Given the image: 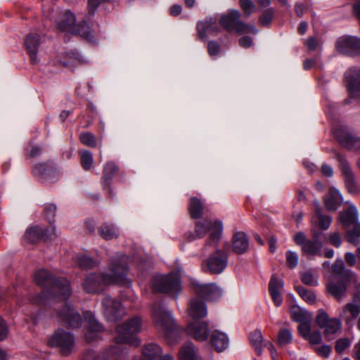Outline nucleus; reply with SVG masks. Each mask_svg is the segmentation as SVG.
Masks as SVG:
<instances>
[{
	"instance_id": "obj_25",
	"label": "nucleus",
	"mask_w": 360,
	"mask_h": 360,
	"mask_svg": "<svg viewBox=\"0 0 360 360\" xmlns=\"http://www.w3.org/2000/svg\"><path fill=\"white\" fill-rule=\"evenodd\" d=\"M348 82V90L352 98L359 99L360 102V70H349L345 73Z\"/></svg>"
},
{
	"instance_id": "obj_19",
	"label": "nucleus",
	"mask_w": 360,
	"mask_h": 360,
	"mask_svg": "<svg viewBox=\"0 0 360 360\" xmlns=\"http://www.w3.org/2000/svg\"><path fill=\"white\" fill-rule=\"evenodd\" d=\"M336 49L346 55L360 54V39L352 36L341 37L336 42Z\"/></svg>"
},
{
	"instance_id": "obj_22",
	"label": "nucleus",
	"mask_w": 360,
	"mask_h": 360,
	"mask_svg": "<svg viewBox=\"0 0 360 360\" xmlns=\"http://www.w3.org/2000/svg\"><path fill=\"white\" fill-rule=\"evenodd\" d=\"M188 314L193 321L205 318L207 315L205 303L198 297H193L188 303Z\"/></svg>"
},
{
	"instance_id": "obj_29",
	"label": "nucleus",
	"mask_w": 360,
	"mask_h": 360,
	"mask_svg": "<svg viewBox=\"0 0 360 360\" xmlns=\"http://www.w3.org/2000/svg\"><path fill=\"white\" fill-rule=\"evenodd\" d=\"M40 39L38 34H29L25 41V46L30 56L31 63L36 64L39 62L37 53L39 49Z\"/></svg>"
},
{
	"instance_id": "obj_33",
	"label": "nucleus",
	"mask_w": 360,
	"mask_h": 360,
	"mask_svg": "<svg viewBox=\"0 0 360 360\" xmlns=\"http://www.w3.org/2000/svg\"><path fill=\"white\" fill-rule=\"evenodd\" d=\"M342 202V197L335 188H330L325 198V205L329 211L335 212Z\"/></svg>"
},
{
	"instance_id": "obj_2",
	"label": "nucleus",
	"mask_w": 360,
	"mask_h": 360,
	"mask_svg": "<svg viewBox=\"0 0 360 360\" xmlns=\"http://www.w3.org/2000/svg\"><path fill=\"white\" fill-rule=\"evenodd\" d=\"M142 319L139 316H134L125 323L117 325L114 337L115 345L104 353L97 355L90 353L86 360H121L124 358L126 351L122 345L129 344L138 346L140 341L136 336L141 332Z\"/></svg>"
},
{
	"instance_id": "obj_63",
	"label": "nucleus",
	"mask_w": 360,
	"mask_h": 360,
	"mask_svg": "<svg viewBox=\"0 0 360 360\" xmlns=\"http://www.w3.org/2000/svg\"><path fill=\"white\" fill-rule=\"evenodd\" d=\"M239 44L242 47L248 48L253 44V41L251 37L245 36L240 38Z\"/></svg>"
},
{
	"instance_id": "obj_17",
	"label": "nucleus",
	"mask_w": 360,
	"mask_h": 360,
	"mask_svg": "<svg viewBox=\"0 0 360 360\" xmlns=\"http://www.w3.org/2000/svg\"><path fill=\"white\" fill-rule=\"evenodd\" d=\"M193 285L197 295L207 300L214 301L222 296L223 290L216 283L201 284L198 282H194Z\"/></svg>"
},
{
	"instance_id": "obj_16",
	"label": "nucleus",
	"mask_w": 360,
	"mask_h": 360,
	"mask_svg": "<svg viewBox=\"0 0 360 360\" xmlns=\"http://www.w3.org/2000/svg\"><path fill=\"white\" fill-rule=\"evenodd\" d=\"M84 322L86 327L85 340L88 342H92L98 340L101 338V333L103 330V327L95 319L91 311L84 312Z\"/></svg>"
},
{
	"instance_id": "obj_54",
	"label": "nucleus",
	"mask_w": 360,
	"mask_h": 360,
	"mask_svg": "<svg viewBox=\"0 0 360 360\" xmlns=\"http://www.w3.org/2000/svg\"><path fill=\"white\" fill-rule=\"evenodd\" d=\"M330 243L336 248H339L342 244V236L340 233L335 231L329 235Z\"/></svg>"
},
{
	"instance_id": "obj_31",
	"label": "nucleus",
	"mask_w": 360,
	"mask_h": 360,
	"mask_svg": "<svg viewBox=\"0 0 360 360\" xmlns=\"http://www.w3.org/2000/svg\"><path fill=\"white\" fill-rule=\"evenodd\" d=\"M210 342L214 349L220 352L225 350L229 345L226 334L217 330L212 332Z\"/></svg>"
},
{
	"instance_id": "obj_20",
	"label": "nucleus",
	"mask_w": 360,
	"mask_h": 360,
	"mask_svg": "<svg viewBox=\"0 0 360 360\" xmlns=\"http://www.w3.org/2000/svg\"><path fill=\"white\" fill-rule=\"evenodd\" d=\"M186 331L197 341H205L207 340L210 333L208 322L193 321L188 324Z\"/></svg>"
},
{
	"instance_id": "obj_11",
	"label": "nucleus",
	"mask_w": 360,
	"mask_h": 360,
	"mask_svg": "<svg viewBox=\"0 0 360 360\" xmlns=\"http://www.w3.org/2000/svg\"><path fill=\"white\" fill-rule=\"evenodd\" d=\"M74 344L72 335L64 330H56L49 340V345L59 348L63 355L70 354L73 350Z\"/></svg>"
},
{
	"instance_id": "obj_10",
	"label": "nucleus",
	"mask_w": 360,
	"mask_h": 360,
	"mask_svg": "<svg viewBox=\"0 0 360 360\" xmlns=\"http://www.w3.org/2000/svg\"><path fill=\"white\" fill-rule=\"evenodd\" d=\"M58 28L63 32L79 34L88 41L93 39V36L89 32V28L86 22H84L82 25H76L75 15L68 11L60 16Z\"/></svg>"
},
{
	"instance_id": "obj_9",
	"label": "nucleus",
	"mask_w": 360,
	"mask_h": 360,
	"mask_svg": "<svg viewBox=\"0 0 360 360\" xmlns=\"http://www.w3.org/2000/svg\"><path fill=\"white\" fill-rule=\"evenodd\" d=\"M229 245L222 250L218 249L212 253L202 263V269L211 274H220L228 264Z\"/></svg>"
},
{
	"instance_id": "obj_8",
	"label": "nucleus",
	"mask_w": 360,
	"mask_h": 360,
	"mask_svg": "<svg viewBox=\"0 0 360 360\" xmlns=\"http://www.w3.org/2000/svg\"><path fill=\"white\" fill-rule=\"evenodd\" d=\"M152 317L155 325L165 333H172L175 322L171 311L162 302H156L152 307Z\"/></svg>"
},
{
	"instance_id": "obj_15",
	"label": "nucleus",
	"mask_w": 360,
	"mask_h": 360,
	"mask_svg": "<svg viewBox=\"0 0 360 360\" xmlns=\"http://www.w3.org/2000/svg\"><path fill=\"white\" fill-rule=\"evenodd\" d=\"M59 321L65 326L75 328L82 325V319L77 309L69 304H65L58 312Z\"/></svg>"
},
{
	"instance_id": "obj_1",
	"label": "nucleus",
	"mask_w": 360,
	"mask_h": 360,
	"mask_svg": "<svg viewBox=\"0 0 360 360\" xmlns=\"http://www.w3.org/2000/svg\"><path fill=\"white\" fill-rule=\"evenodd\" d=\"M128 257L124 255L112 257L108 266V272L88 274L82 283L84 290L87 293H99L111 285H124L129 283Z\"/></svg>"
},
{
	"instance_id": "obj_21",
	"label": "nucleus",
	"mask_w": 360,
	"mask_h": 360,
	"mask_svg": "<svg viewBox=\"0 0 360 360\" xmlns=\"http://www.w3.org/2000/svg\"><path fill=\"white\" fill-rule=\"evenodd\" d=\"M347 207L339 213L338 217V220L343 229L349 228L359 222V212L356 207L351 202H347Z\"/></svg>"
},
{
	"instance_id": "obj_37",
	"label": "nucleus",
	"mask_w": 360,
	"mask_h": 360,
	"mask_svg": "<svg viewBox=\"0 0 360 360\" xmlns=\"http://www.w3.org/2000/svg\"><path fill=\"white\" fill-rule=\"evenodd\" d=\"M352 229H345V239L347 242L357 245L360 242V222H357L353 225Z\"/></svg>"
},
{
	"instance_id": "obj_34",
	"label": "nucleus",
	"mask_w": 360,
	"mask_h": 360,
	"mask_svg": "<svg viewBox=\"0 0 360 360\" xmlns=\"http://www.w3.org/2000/svg\"><path fill=\"white\" fill-rule=\"evenodd\" d=\"M98 232L101 237L106 240L117 238L120 235L118 228L110 223H104L98 228Z\"/></svg>"
},
{
	"instance_id": "obj_42",
	"label": "nucleus",
	"mask_w": 360,
	"mask_h": 360,
	"mask_svg": "<svg viewBox=\"0 0 360 360\" xmlns=\"http://www.w3.org/2000/svg\"><path fill=\"white\" fill-rule=\"evenodd\" d=\"M77 265L82 269H92L98 265L97 261L94 260L84 255H78L76 257Z\"/></svg>"
},
{
	"instance_id": "obj_5",
	"label": "nucleus",
	"mask_w": 360,
	"mask_h": 360,
	"mask_svg": "<svg viewBox=\"0 0 360 360\" xmlns=\"http://www.w3.org/2000/svg\"><path fill=\"white\" fill-rule=\"evenodd\" d=\"M222 231L223 225L221 221H215L212 222L211 220L205 219L196 223L195 233H187L186 238L188 241H191L204 237L208 231H210L211 233L207 244L215 245L220 240Z\"/></svg>"
},
{
	"instance_id": "obj_3",
	"label": "nucleus",
	"mask_w": 360,
	"mask_h": 360,
	"mask_svg": "<svg viewBox=\"0 0 360 360\" xmlns=\"http://www.w3.org/2000/svg\"><path fill=\"white\" fill-rule=\"evenodd\" d=\"M34 280L42 288H49L50 296L66 300L70 295V282L65 278H56L48 271L40 269L35 273Z\"/></svg>"
},
{
	"instance_id": "obj_44",
	"label": "nucleus",
	"mask_w": 360,
	"mask_h": 360,
	"mask_svg": "<svg viewBox=\"0 0 360 360\" xmlns=\"http://www.w3.org/2000/svg\"><path fill=\"white\" fill-rule=\"evenodd\" d=\"M301 280L303 283L309 286H316L318 285V278L311 270H307L301 273Z\"/></svg>"
},
{
	"instance_id": "obj_62",
	"label": "nucleus",
	"mask_w": 360,
	"mask_h": 360,
	"mask_svg": "<svg viewBox=\"0 0 360 360\" xmlns=\"http://www.w3.org/2000/svg\"><path fill=\"white\" fill-rule=\"evenodd\" d=\"M294 241L297 245L303 246V244L307 241L305 234L303 232H298L294 236Z\"/></svg>"
},
{
	"instance_id": "obj_58",
	"label": "nucleus",
	"mask_w": 360,
	"mask_h": 360,
	"mask_svg": "<svg viewBox=\"0 0 360 360\" xmlns=\"http://www.w3.org/2000/svg\"><path fill=\"white\" fill-rule=\"evenodd\" d=\"M304 44L309 50L314 51L319 47V41L317 38L311 37L306 40Z\"/></svg>"
},
{
	"instance_id": "obj_14",
	"label": "nucleus",
	"mask_w": 360,
	"mask_h": 360,
	"mask_svg": "<svg viewBox=\"0 0 360 360\" xmlns=\"http://www.w3.org/2000/svg\"><path fill=\"white\" fill-rule=\"evenodd\" d=\"M319 326L323 329V333L327 340L333 339V335L340 330L341 321L339 319H330L328 314L321 311L316 318Z\"/></svg>"
},
{
	"instance_id": "obj_24",
	"label": "nucleus",
	"mask_w": 360,
	"mask_h": 360,
	"mask_svg": "<svg viewBox=\"0 0 360 360\" xmlns=\"http://www.w3.org/2000/svg\"><path fill=\"white\" fill-rule=\"evenodd\" d=\"M333 134L340 144L349 150L360 148V139L342 129H333Z\"/></svg>"
},
{
	"instance_id": "obj_55",
	"label": "nucleus",
	"mask_w": 360,
	"mask_h": 360,
	"mask_svg": "<svg viewBox=\"0 0 360 360\" xmlns=\"http://www.w3.org/2000/svg\"><path fill=\"white\" fill-rule=\"evenodd\" d=\"M350 345V342L347 338H341L336 342L335 350L338 353L342 352Z\"/></svg>"
},
{
	"instance_id": "obj_48",
	"label": "nucleus",
	"mask_w": 360,
	"mask_h": 360,
	"mask_svg": "<svg viewBox=\"0 0 360 360\" xmlns=\"http://www.w3.org/2000/svg\"><path fill=\"white\" fill-rule=\"evenodd\" d=\"M283 288V282L281 279L276 278L275 276H272L269 283V290L271 292H281Z\"/></svg>"
},
{
	"instance_id": "obj_30",
	"label": "nucleus",
	"mask_w": 360,
	"mask_h": 360,
	"mask_svg": "<svg viewBox=\"0 0 360 360\" xmlns=\"http://www.w3.org/2000/svg\"><path fill=\"white\" fill-rule=\"evenodd\" d=\"M249 248V240L243 232L236 233L232 239V250L237 255L245 253Z\"/></svg>"
},
{
	"instance_id": "obj_61",
	"label": "nucleus",
	"mask_w": 360,
	"mask_h": 360,
	"mask_svg": "<svg viewBox=\"0 0 360 360\" xmlns=\"http://www.w3.org/2000/svg\"><path fill=\"white\" fill-rule=\"evenodd\" d=\"M8 331L6 323L0 317V341L4 340L7 337Z\"/></svg>"
},
{
	"instance_id": "obj_56",
	"label": "nucleus",
	"mask_w": 360,
	"mask_h": 360,
	"mask_svg": "<svg viewBox=\"0 0 360 360\" xmlns=\"http://www.w3.org/2000/svg\"><path fill=\"white\" fill-rule=\"evenodd\" d=\"M316 352L321 356L328 357L331 352V347L327 345H323L315 348Z\"/></svg>"
},
{
	"instance_id": "obj_39",
	"label": "nucleus",
	"mask_w": 360,
	"mask_h": 360,
	"mask_svg": "<svg viewBox=\"0 0 360 360\" xmlns=\"http://www.w3.org/2000/svg\"><path fill=\"white\" fill-rule=\"evenodd\" d=\"M189 212L191 217L194 219H199L203 214V206L200 199L196 197H192L190 199Z\"/></svg>"
},
{
	"instance_id": "obj_6",
	"label": "nucleus",
	"mask_w": 360,
	"mask_h": 360,
	"mask_svg": "<svg viewBox=\"0 0 360 360\" xmlns=\"http://www.w3.org/2000/svg\"><path fill=\"white\" fill-rule=\"evenodd\" d=\"M240 13L238 11L231 10L228 13L221 17L220 24L227 32L235 31L239 34L252 33L256 34L257 30L255 26L240 21Z\"/></svg>"
},
{
	"instance_id": "obj_26",
	"label": "nucleus",
	"mask_w": 360,
	"mask_h": 360,
	"mask_svg": "<svg viewBox=\"0 0 360 360\" xmlns=\"http://www.w3.org/2000/svg\"><path fill=\"white\" fill-rule=\"evenodd\" d=\"M340 168L344 176L345 186L349 193L357 192V187L354 181V174L348 162L342 156L338 155Z\"/></svg>"
},
{
	"instance_id": "obj_50",
	"label": "nucleus",
	"mask_w": 360,
	"mask_h": 360,
	"mask_svg": "<svg viewBox=\"0 0 360 360\" xmlns=\"http://www.w3.org/2000/svg\"><path fill=\"white\" fill-rule=\"evenodd\" d=\"M287 265L290 269L295 268L298 264V255L296 252L288 250L285 253Z\"/></svg>"
},
{
	"instance_id": "obj_53",
	"label": "nucleus",
	"mask_w": 360,
	"mask_h": 360,
	"mask_svg": "<svg viewBox=\"0 0 360 360\" xmlns=\"http://www.w3.org/2000/svg\"><path fill=\"white\" fill-rule=\"evenodd\" d=\"M56 205L54 204L46 205L44 209L45 215L49 223L54 221Z\"/></svg>"
},
{
	"instance_id": "obj_49",
	"label": "nucleus",
	"mask_w": 360,
	"mask_h": 360,
	"mask_svg": "<svg viewBox=\"0 0 360 360\" xmlns=\"http://www.w3.org/2000/svg\"><path fill=\"white\" fill-rule=\"evenodd\" d=\"M239 5L247 16L251 15L255 10V6L252 0H240Z\"/></svg>"
},
{
	"instance_id": "obj_43",
	"label": "nucleus",
	"mask_w": 360,
	"mask_h": 360,
	"mask_svg": "<svg viewBox=\"0 0 360 360\" xmlns=\"http://www.w3.org/2000/svg\"><path fill=\"white\" fill-rule=\"evenodd\" d=\"M295 289L300 296L306 302L310 304L315 303L316 297L314 292L307 290L302 286H296Z\"/></svg>"
},
{
	"instance_id": "obj_35",
	"label": "nucleus",
	"mask_w": 360,
	"mask_h": 360,
	"mask_svg": "<svg viewBox=\"0 0 360 360\" xmlns=\"http://www.w3.org/2000/svg\"><path fill=\"white\" fill-rule=\"evenodd\" d=\"M118 172V168L115 163L112 162H107L103 170L101 183L103 188H108L110 185L114 175Z\"/></svg>"
},
{
	"instance_id": "obj_41",
	"label": "nucleus",
	"mask_w": 360,
	"mask_h": 360,
	"mask_svg": "<svg viewBox=\"0 0 360 360\" xmlns=\"http://www.w3.org/2000/svg\"><path fill=\"white\" fill-rule=\"evenodd\" d=\"M250 341L257 354L260 355L262 352L263 335L262 332L256 330L250 334Z\"/></svg>"
},
{
	"instance_id": "obj_36",
	"label": "nucleus",
	"mask_w": 360,
	"mask_h": 360,
	"mask_svg": "<svg viewBox=\"0 0 360 360\" xmlns=\"http://www.w3.org/2000/svg\"><path fill=\"white\" fill-rule=\"evenodd\" d=\"M161 348L153 343L148 344L143 350V360H160Z\"/></svg>"
},
{
	"instance_id": "obj_28",
	"label": "nucleus",
	"mask_w": 360,
	"mask_h": 360,
	"mask_svg": "<svg viewBox=\"0 0 360 360\" xmlns=\"http://www.w3.org/2000/svg\"><path fill=\"white\" fill-rule=\"evenodd\" d=\"M314 240H307L302 247V252L307 255H319L322 248V243L319 241L320 236L322 233L318 230H312Z\"/></svg>"
},
{
	"instance_id": "obj_4",
	"label": "nucleus",
	"mask_w": 360,
	"mask_h": 360,
	"mask_svg": "<svg viewBox=\"0 0 360 360\" xmlns=\"http://www.w3.org/2000/svg\"><path fill=\"white\" fill-rule=\"evenodd\" d=\"M333 276L334 278L340 280L339 283L330 282L327 285L328 293L340 301L345 296L347 290V283L354 279V273L345 268L344 262L342 259H337L332 266Z\"/></svg>"
},
{
	"instance_id": "obj_64",
	"label": "nucleus",
	"mask_w": 360,
	"mask_h": 360,
	"mask_svg": "<svg viewBox=\"0 0 360 360\" xmlns=\"http://www.w3.org/2000/svg\"><path fill=\"white\" fill-rule=\"evenodd\" d=\"M270 295L276 307H279L283 302V299L281 295V292H271Z\"/></svg>"
},
{
	"instance_id": "obj_60",
	"label": "nucleus",
	"mask_w": 360,
	"mask_h": 360,
	"mask_svg": "<svg viewBox=\"0 0 360 360\" xmlns=\"http://www.w3.org/2000/svg\"><path fill=\"white\" fill-rule=\"evenodd\" d=\"M110 1V0H88L89 13L93 14L96 8L101 3L108 2Z\"/></svg>"
},
{
	"instance_id": "obj_52",
	"label": "nucleus",
	"mask_w": 360,
	"mask_h": 360,
	"mask_svg": "<svg viewBox=\"0 0 360 360\" xmlns=\"http://www.w3.org/2000/svg\"><path fill=\"white\" fill-rule=\"evenodd\" d=\"M311 320L302 321L300 323L298 330L300 335L306 339V338L310 334L311 327L310 323Z\"/></svg>"
},
{
	"instance_id": "obj_45",
	"label": "nucleus",
	"mask_w": 360,
	"mask_h": 360,
	"mask_svg": "<svg viewBox=\"0 0 360 360\" xmlns=\"http://www.w3.org/2000/svg\"><path fill=\"white\" fill-rule=\"evenodd\" d=\"M80 160L82 168L84 170H89L93 164V155L91 153L86 150L79 152Z\"/></svg>"
},
{
	"instance_id": "obj_18",
	"label": "nucleus",
	"mask_w": 360,
	"mask_h": 360,
	"mask_svg": "<svg viewBox=\"0 0 360 360\" xmlns=\"http://www.w3.org/2000/svg\"><path fill=\"white\" fill-rule=\"evenodd\" d=\"M56 237V229L53 226H51L47 229H43L40 226H35L27 229L25 238L31 243H34L43 239L52 240Z\"/></svg>"
},
{
	"instance_id": "obj_32",
	"label": "nucleus",
	"mask_w": 360,
	"mask_h": 360,
	"mask_svg": "<svg viewBox=\"0 0 360 360\" xmlns=\"http://www.w3.org/2000/svg\"><path fill=\"white\" fill-rule=\"evenodd\" d=\"M197 29L200 39L206 38L207 34H215L219 31L217 25L212 18H210L205 22H198Z\"/></svg>"
},
{
	"instance_id": "obj_7",
	"label": "nucleus",
	"mask_w": 360,
	"mask_h": 360,
	"mask_svg": "<svg viewBox=\"0 0 360 360\" xmlns=\"http://www.w3.org/2000/svg\"><path fill=\"white\" fill-rule=\"evenodd\" d=\"M153 288L157 292L168 294L174 299H177L181 290L180 277L178 274L173 273L158 276L153 283Z\"/></svg>"
},
{
	"instance_id": "obj_47",
	"label": "nucleus",
	"mask_w": 360,
	"mask_h": 360,
	"mask_svg": "<svg viewBox=\"0 0 360 360\" xmlns=\"http://www.w3.org/2000/svg\"><path fill=\"white\" fill-rule=\"evenodd\" d=\"M81 143L89 147L95 148L96 146V136L91 132H83L79 135Z\"/></svg>"
},
{
	"instance_id": "obj_13",
	"label": "nucleus",
	"mask_w": 360,
	"mask_h": 360,
	"mask_svg": "<svg viewBox=\"0 0 360 360\" xmlns=\"http://www.w3.org/2000/svg\"><path fill=\"white\" fill-rule=\"evenodd\" d=\"M103 314L108 321H116L122 319L126 311L121 303L110 296H105L102 301Z\"/></svg>"
},
{
	"instance_id": "obj_38",
	"label": "nucleus",
	"mask_w": 360,
	"mask_h": 360,
	"mask_svg": "<svg viewBox=\"0 0 360 360\" xmlns=\"http://www.w3.org/2000/svg\"><path fill=\"white\" fill-rule=\"evenodd\" d=\"M179 360H199L193 343H187L181 347Z\"/></svg>"
},
{
	"instance_id": "obj_46",
	"label": "nucleus",
	"mask_w": 360,
	"mask_h": 360,
	"mask_svg": "<svg viewBox=\"0 0 360 360\" xmlns=\"http://www.w3.org/2000/svg\"><path fill=\"white\" fill-rule=\"evenodd\" d=\"M292 340V335L289 329H281L278 334V344L281 346L289 344Z\"/></svg>"
},
{
	"instance_id": "obj_51",
	"label": "nucleus",
	"mask_w": 360,
	"mask_h": 360,
	"mask_svg": "<svg viewBox=\"0 0 360 360\" xmlns=\"http://www.w3.org/2000/svg\"><path fill=\"white\" fill-rule=\"evenodd\" d=\"M26 155L28 158H36L41 153V148L33 143H29L25 148Z\"/></svg>"
},
{
	"instance_id": "obj_12",
	"label": "nucleus",
	"mask_w": 360,
	"mask_h": 360,
	"mask_svg": "<svg viewBox=\"0 0 360 360\" xmlns=\"http://www.w3.org/2000/svg\"><path fill=\"white\" fill-rule=\"evenodd\" d=\"M32 174L41 182L53 183L60 177V173L51 162L37 164L32 170Z\"/></svg>"
},
{
	"instance_id": "obj_40",
	"label": "nucleus",
	"mask_w": 360,
	"mask_h": 360,
	"mask_svg": "<svg viewBox=\"0 0 360 360\" xmlns=\"http://www.w3.org/2000/svg\"><path fill=\"white\" fill-rule=\"evenodd\" d=\"M290 311L292 319L296 322L300 323L311 319V316L309 313L297 306L291 307Z\"/></svg>"
},
{
	"instance_id": "obj_59",
	"label": "nucleus",
	"mask_w": 360,
	"mask_h": 360,
	"mask_svg": "<svg viewBox=\"0 0 360 360\" xmlns=\"http://www.w3.org/2000/svg\"><path fill=\"white\" fill-rule=\"evenodd\" d=\"M306 339H307L311 345H318L321 343L322 338L319 332H314L310 333Z\"/></svg>"
},
{
	"instance_id": "obj_57",
	"label": "nucleus",
	"mask_w": 360,
	"mask_h": 360,
	"mask_svg": "<svg viewBox=\"0 0 360 360\" xmlns=\"http://www.w3.org/2000/svg\"><path fill=\"white\" fill-rule=\"evenodd\" d=\"M220 50L219 44L215 41H211L207 44V51L211 56H217Z\"/></svg>"
},
{
	"instance_id": "obj_23",
	"label": "nucleus",
	"mask_w": 360,
	"mask_h": 360,
	"mask_svg": "<svg viewBox=\"0 0 360 360\" xmlns=\"http://www.w3.org/2000/svg\"><path fill=\"white\" fill-rule=\"evenodd\" d=\"M314 214L311 219V231L317 230L318 228L321 230H327L331 224V217L322 214L319 202L317 200H314Z\"/></svg>"
},
{
	"instance_id": "obj_27",
	"label": "nucleus",
	"mask_w": 360,
	"mask_h": 360,
	"mask_svg": "<svg viewBox=\"0 0 360 360\" xmlns=\"http://www.w3.org/2000/svg\"><path fill=\"white\" fill-rule=\"evenodd\" d=\"M360 314V295H355L352 302L345 304L340 312V316L349 321L350 319H356Z\"/></svg>"
}]
</instances>
